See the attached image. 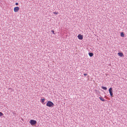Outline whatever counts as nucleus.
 Segmentation results:
<instances>
[{"label": "nucleus", "instance_id": "2", "mask_svg": "<svg viewBox=\"0 0 127 127\" xmlns=\"http://www.w3.org/2000/svg\"><path fill=\"white\" fill-rule=\"evenodd\" d=\"M31 125L33 126L36 124L37 123L36 121L35 120H31L29 122Z\"/></svg>", "mask_w": 127, "mask_h": 127}, {"label": "nucleus", "instance_id": "15", "mask_svg": "<svg viewBox=\"0 0 127 127\" xmlns=\"http://www.w3.org/2000/svg\"><path fill=\"white\" fill-rule=\"evenodd\" d=\"M84 76H86L87 75V74L85 73V74H84Z\"/></svg>", "mask_w": 127, "mask_h": 127}, {"label": "nucleus", "instance_id": "8", "mask_svg": "<svg viewBox=\"0 0 127 127\" xmlns=\"http://www.w3.org/2000/svg\"><path fill=\"white\" fill-rule=\"evenodd\" d=\"M88 54L89 56L90 57H92L93 55V54L92 53L89 52Z\"/></svg>", "mask_w": 127, "mask_h": 127}, {"label": "nucleus", "instance_id": "5", "mask_svg": "<svg viewBox=\"0 0 127 127\" xmlns=\"http://www.w3.org/2000/svg\"><path fill=\"white\" fill-rule=\"evenodd\" d=\"M19 9V7H16L14 8V10L15 12H16L18 11Z\"/></svg>", "mask_w": 127, "mask_h": 127}, {"label": "nucleus", "instance_id": "6", "mask_svg": "<svg viewBox=\"0 0 127 127\" xmlns=\"http://www.w3.org/2000/svg\"><path fill=\"white\" fill-rule=\"evenodd\" d=\"M118 56L121 57H122L124 56L123 53L122 52H119L118 53Z\"/></svg>", "mask_w": 127, "mask_h": 127}, {"label": "nucleus", "instance_id": "9", "mask_svg": "<svg viewBox=\"0 0 127 127\" xmlns=\"http://www.w3.org/2000/svg\"><path fill=\"white\" fill-rule=\"evenodd\" d=\"M101 88L102 89H103L104 90H106L107 89V88L106 87H105L102 86L101 87Z\"/></svg>", "mask_w": 127, "mask_h": 127}, {"label": "nucleus", "instance_id": "1", "mask_svg": "<svg viewBox=\"0 0 127 127\" xmlns=\"http://www.w3.org/2000/svg\"><path fill=\"white\" fill-rule=\"evenodd\" d=\"M54 105V103L50 101H48L46 104V106L50 107H53Z\"/></svg>", "mask_w": 127, "mask_h": 127}, {"label": "nucleus", "instance_id": "11", "mask_svg": "<svg viewBox=\"0 0 127 127\" xmlns=\"http://www.w3.org/2000/svg\"><path fill=\"white\" fill-rule=\"evenodd\" d=\"M41 102L42 103H43L44 102L45 99L44 98L41 99Z\"/></svg>", "mask_w": 127, "mask_h": 127}, {"label": "nucleus", "instance_id": "14", "mask_svg": "<svg viewBox=\"0 0 127 127\" xmlns=\"http://www.w3.org/2000/svg\"><path fill=\"white\" fill-rule=\"evenodd\" d=\"M53 13L54 14H57L58 13V12H54Z\"/></svg>", "mask_w": 127, "mask_h": 127}, {"label": "nucleus", "instance_id": "16", "mask_svg": "<svg viewBox=\"0 0 127 127\" xmlns=\"http://www.w3.org/2000/svg\"><path fill=\"white\" fill-rule=\"evenodd\" d=\"M18 3L16 2L15 3V5H18Z\"/></svg>", "mask_w": 127, "mask_h": 127}, {"label": "nucleus", "instance_id": "10", "mask_svg": "<svg viewBox=\"0 0 127 127\" xmlns=\"http://www.w3.org/2000/svg\"><path fill=\"white\" fill-rule=\"evenodd\" d=\"M121 36L122 37L124 36V34L123 32H121Z\"/></svg>", "mask_w": 127, "mask_h": 127}, {"label": "nucleus", "instance_id": "12", "mask_svg": "<svg viewBox=\"0 0 127 127\" xmlns=\"http://www.w3.org/2000/svg\"><path fill=\"white\" fill-rule=\"evenodd\" d=\"M3 115V113L1 112H0V116H2Z\"/></svg>", "mask_w": 127, "mask_h": 127}, {"label": "nucleus", "instance_id": "13", "mask_svg": "<svg viewBox=\"0 0 127 127\" xmlns=\"http://www.w3.org/2000/svg\"><path fill=\"white\" fill-rule=\"evenodd\" d=\"M51 32H52L53 34H55V33H54V31L53 30H52L51 31Z\"/></svg>", "mask_w": 127, "mask_h": 127}, {"label": "nucleus", "instance_id": "3", "mask_svg": "<svg viewBox=\"0 0 127 127\" xmlns=\"http://www.w3.org/2000/svg\"><path fill=\"white\" fill-rule=\"evenodd\" d=\"M109 91L110 95L112 96L113 95V91L112 90V88H110L109 89Z\"/></svg>", "mask_w": 127, "mask_h": 127}, {"label": "nucleus", "instance_id": "4", "mask_svg": "<svg viewBox=\"0 0 127 127\" xmlns=\"http://www.w3.org/2000/svg\"><path fill=\"white\" fill-rule=\"evenodd\" d=\"M78 38L80 40H82L83 39V36L81 34H79L77 36Z\"/></svg>", "mask_w": 127, "mask_h": 127}, {"label": "nucleus", "instance_id": "7", "mask_svg": "<svg viewBox=\"0 0 127 127\" xmlns=\"http://www.w3.org/2000/svg\"><path fill=\"white\" fill-rule=\"evenodd\" d=\"M100 96L99 97V98L100 99V100H101L102 101H105V100L104 99L103 97H102L100 95Z\"/></svg>", "mask_w": 127, "mask_h": 127}]
</instances>
